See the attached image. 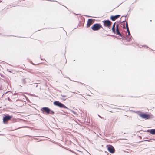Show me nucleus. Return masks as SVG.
I'll return each mask as SVG.
<instances>
[{
	"instance_id": "9d476101",
	"label": "nucleus",
	"mask_w": 155,
	"mask_h": 155,
	"mask_svg": "<svg viewBox=\"0 0 155 155\" xmlns=\"http://www.w3.org/2000/svg\"><path fill=\"white\" fill-rule=\"evenodd\" d=\"M147 131L152 134H155V129L148 130H147Z\"/></svg>"
},
{
	"instance_id": "0eeeda50",
	"label": "nucleus",
	"mask_w": 155,
	"mask_h": 155,
	"mask_svg": "<svg viewBox=\"0 0 155 155\" xmlns=\"http://www.w3.org/2000/svg\"><path fill=\"white\" fill-rule=\"evenodd\" d=\"M41 110L45 112L47 114L50 113L51 110L47 107H44L41 109Z\"/></svg>"
},
{
	"instance_id": "4468645a",
	"label": "nucleus",
	"mask_w": 155,
	"mask_h": 155,
	"mask_svg": "<svg viewBox=\"0 0 155 155\" xmlns=\"http://www.w3.org/2000/svg\"><path fill=\"white\" fill-rule=\"evenodd\" d=\"M127 32L128 33V35H130V32L129 30V29H128V30H127Z\"/></svg>"
},
{
	"instance_id": "6e6552de",
	"label": "nucleus",
	"mask_w": 155,
	"mask_h": 155,
	"mask_svg": "<svg viewBox=\"0 0 155 155\" xmlns=\"http://www.w3.org/2000/svg\"><path fill=\"white\" fill-rule=\"evenodd\" d=\"M93 22L94 21L93 19H88L87 24V27H89L93 23Z\"/></svg>"
},
{
	"instance_id": "9b49d317",
	"label": "nucleus",
	"mask_w": 155,
	"mask_h": 155,
	"mask_svg": "<svg viewBox=\"0 0 155 155\" xmlns=\"http://www.w3.org/2000/svg\"><path fill=\"white\" fill-rule=\"evenodd\" d=\"M118 25L116 26V34L118 35H119L120 36H122L121 34L120 33L119 29L118 28Z\"/></svg>"
},
{
	"instance_id": "2eb2a0df",
	"label": "nucleus",
	"mask_w": 155,
	"mask_h": 155,
	"mask_svg": "<svg viewBox=\"0 0 155 155\" xmlns=\"http://www.w3.org/2000/svg\"><path fill=\"white\" fill-rule=\"evenodd\" d=\"M50 114H54V112L53 111H51V112L50 111Z\"/></svg>"
},
{
	"instance_id": "f8f14e48",
	"label": "nucleus",
	"mask_w": 155,
	"mask_h": 155,
	"mask_svg": "<svg viewBox=\"0 0 155 155\" xmlns=\"http://www.w3.org/2000/svg\"><path fill=\"white\" fill-rule=\"evenodd\" d=\"M115 23H114L113 24V27L112 28V30L113 32L115 33Z\"/></svg>"
},
{
	"instance_id": "7ed1b4c3",
	"label": "nucleus",
	"mask_w": 155,
	"mask_h": 155,
	"mask_svg": "<svg viewBox=\"0 0 155 155\" xmlns=\"http://www.w3.org/2000/svg\"><path fill=\"white\" fill-rule=\"evenodd\" d=\"M139 115L143 118L147 119L150 118L151 117L149 114H145L140 113Z\"/></svg>"
},
{
	"instance_id": "39448f33",
	"label": "nucleus",
	"mask_w": 155,
	"mask_h": 155,
	"mask_svg": "<svg viewBox=\"0 0 155 155\" xmlns=\"http://www.w3.org/2000/svg\"><path fill=\"white\" fill-rule=\"evenodd\" d=\"M104 24L105 26L108 27L111 25V22L109 20H106L104 21Z\"/></svg>"
},
{
	"instance_id": "f257e3e1",
	"label": "nucleus",
	"mask_w": 155,
	"mask_h": 155,
	"mask_svg": "<svg viewBox=\"0 0 155 155\" xmlns=\"http://www.w3.org/2000/svg\"><path fill=\"white\" fill-rule=\"evenodd\" d=\"M54 104L55 106H58L60 108H64L66 109L68 108L65 106L58 101H54Z\"/></svg>"
},
{
	"instance_id": "dca6fc26",
	"label": "nucleus",
	"mask_w": 155,
	"mask_h": 155,
	"mask_svg": "<svg viewBox=\"0 0 155 155\" xmlns=\"http://www.w3.org/2000/svg\"><path fill=\"white\" fill-rule=\"evenodd\" d=\"M2 2V1H0V2Z\"/></svg>"
},
{
	"instance_id": "20e7f679",
	"label": "nucleus",
	"mask_w": 155,
	"mask_h": 155,
	"mask_svg": "<svg viewBox=\"0 0 155 155\" xmlns=\"http://www.w3.org/2000/svg\"><path fill=\"white\" fill-rule=\"evenodd\" d=\"M12 117L9 115L5 116L3 118V122L4 124L7 123V121L9 120Z\"/></svg>"
},
{
	"instance_id": "f03ea898",
	"label": "nucleus",
	"mask_w": 155,
	"mask_h": 155,
	"mask_svg": "<svg viewBox=\"0 0 155 155\" xmlns=\"http://www.w3.org/2000/svg\"><path fill=\"white\" fill-rule=\"evenodd\" d=\"M102 26L100 24H96L91 27V29L94 31H97L99 30Z\"/></svg>"
},
{
	"instance_id": "ddd939ff",
	"label": "nucleus",
	"mask_w": 155,
	"mask_h": 155,
	"mask_svg": "<svg viewBox=\"0 0 155 155\" xmlns=\"http://www.w3.org/2000/svg\"><path fill=\"white\" fill-rule=\"evenodd\" d=\"M126 27L127 30H128V29H129V28H128V24L127 23H126Z\"/></svg>"
},
{
	"instance_id": "423d86ee",
	"label": "nucleus",
	"mask_w": 155,
	"mask_h": 155,
	"mask_svg": "<svg viewBox=\"0 0 155 155\" xmlns=\"http://www.w3.org/2000/svg\"><path fill=\"white\" fill-rule=\"evenodd\" d=\"M108 150L111 153H113L114 152V147L111 146H109L108 147Z\"/></svg>"
},
{
	"instance_id": "1a4fd4ad",
	"label": "nucleus",
	"mask_w": 155,
	"mask_h": 155,
	"mask_svg": "<svg viewBox=\"0 0 155 155\" xmlns=\"http://www.w3.org/2000/svg\"><path fill=\"white\" fill-rule=\"evenodd\" d=\"M120 16V15H117L114 16H111L110 18L113 21H114L115 20L117 19Z\"/></svg>"
}]
</instances>
